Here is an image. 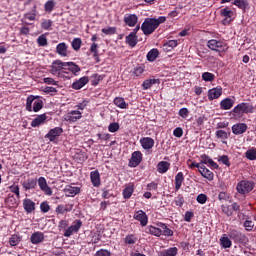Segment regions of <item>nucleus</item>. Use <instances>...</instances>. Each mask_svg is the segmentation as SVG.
I'll return each instance as SVG.
<instances>
[{
  "mask_svg": "<svg viewBox=\"0 0 256 256\" xmlns=\"http://www.w3.org/2000/svg\"><path fill=\"white\" fill-rule=\"evenodd\" d=\"M22 187L24 191H31L37 189V178H28L22 182Z\"/></svg>",
  "mask_w": 256,
  "mask_h": 256,
  "instance_id": "f3484780",
  "label": "nucleus"
},
{
  "mask_svg": "<svg viewBox=\"0 0 256 256\" xmlns=\"http://www.w3.org/2000/svg\"><path fill=\"white\" fill-rule=\"evenodd\" d=\"M221 95H223V88L221 86H217L216 88H212L208 91L209 101H213V99H219Z\"/></svg>",
  "mask_w": 256,
  "mask_h": 256,
  "instance_id": "a211bd4d",
  "label": "nucleus"
},
{
  "mask_svg": "<svg viewBox=\"0 0 256 256\" xmlns=\"http://www.w3.org/2000/svg\"><path fill=\"white\" fill-rule=\"evenodd\" d=\"M66 197H75L81 193V188L77 186L67 185L64 189Z\"/></svg>",
  "mask_w": 256,
  "mask_h": 256,
  "instance_id": "412c9836",
  "label": "nucleus"
},
{
  "mask_svg": "<svg viewBox=\"0 0 256 256\" xmlns=\"http://www.w3.org/2000/svg\"><path fill=\"white\" fill-rule=\"evenodd\" d=\"M167 17L160 16L158 18H145L144 22L141 25V31L146 35H153L159 25L165 23Z\"/></svg>",
  "mask_w": 256,
  "mask_h": 256,
  "instance_id": "f257e3e1",
  "label": "nucleus"
},
{
  "mask_svg": "<svg viewBox=\"0 0 256 256\" xmlns=\"http://www.w3.org/2000/svg\"><path fill=\"white\" fill-rule=\"evenodd\" d=\"M81 45H83L81 38H74L71 42V47L74 51H79V49H81Z\"/></svg>",
  "mask_w": 256,
  "mask_h": 256,
  "instance_id": "49530a36",
  "label": "nucleus"
},
{
  "mask_svg": "<svg viewBox=\"0 0 256 256\" xmlns=\"http://www.w3.org/2000/svg\"><path fill=\"white\" fill-rule=\"evenodd\" d=\"M87 83H89V77L83 76L72 83V89L79 91V89H83Z\"/></svg>",
  "mask_w": 256,
  "mask_h": 256,
  "instance_id": "2eb2a0df",
  "label": "nucleus"
},
{
  "mask_svg": "<svg viewBox=\"0 0 256 256\" xmlns=\"http://www.w3.org/2000/svg\"><path fill=\"white\" fill-rule=\"evenodd\" d=\"M199 173L204 177V179H207V181H213V179H215V174H213L211 170L205 167V165H202Z\"/></svg>",
  "mask_w": 256,
  "mask_h": 256,
  "instance_id": "393cba45",
  "label": "nucleus"
},
{
  "mask_svg": "<svg viewBox=\"0 0 256 256\" xmlns=\"http://www.w3.org/2000/svg\"><path fill=\"white\" fill-rule=\"evenodd\" d=\"M157 57H159V50L157 48L151 49L146 56L147 61H149L150 63H153V61H155Z\"/></svg>",
  "mask_w": 256,
  "mask_h": 256,
  "instance_id": "4c0bfd02",
  "label": "nucleus"
},
{
  "mask_svg": "<svg viewBox=\"0 0 256 256\" xmlns=\"http://www.w3.org/2000/svg\"><path fill=\"white\" fill-rule=\"evenodd\" d=\"M5 201L8 205H11V207L17 206V198H15L14 195L9 194Z\"/></svg>",
  "mask_w": 256,
  "mask_h": 256,
  "instance_id": "6e6d98bb",
  "label": "nucleus"
},
{
  "mask_svg": "<svg viewBox=\"0 0 256 256\" xmlns=\"http://www.w3.org/2000/svg\"><path fill=\"white\" fill-rule=\"evenodd\" d=\"M36 97L33 95H30L26 99V111H29L31 113L33 111V103L35 102Z\"/></svg>",
  "mask_w": 256,
  "mask_h": 256,
  "instance_id": "c03bdc74",
  "label": "nucleus"
},
{
  "mask_svg": "<svg viewBox=\"0 0 256 256\" xmlns=\"http://www.w3.org/2000/svg\"><path fill=\"white\" fill-rule=\"evenodd\" d=\"M91 78H92V85L94 87H97V84L103 79V77H101V75L99 74H93Z\"/></svg>",
  "mask_w": 256,
  "mask_h": 256,
  "instance_id": "0e129e2a",
  "label": "nucleus"
},
{
  "mask_svg": "<svg viewBox=\"0 0 256 256\" xmlns=\"http://www.w3.org/2000/svg\"><path fill=\"white\" fill-rule=\"evenodd\" d=\"M207 47H209L211 51H216L217 53H225L229 49L227 43L215 39L209 40L207 42Z\"/></svg>",
  "mask_w": 256,
  "mask_h": 256,
  "instance_id": "39448f33",
  "label": "nucleus"
},
{
  "mask_svg": "<svg viewBox=\"0 0 256 256\" xmlns=\"http://www.w3.org/2000/svg\"><path fill=\"white\" fill-rule=\"evenodd\" d=\"M66 73H69V79H73V77H77L81 73V67L74 62H66Z\"/></svg>",
  "mask_w": 256,
  "mask_h": 256,
  "instance_id": "423d86ee",
  "label": "nucleus"
},
{
  "mask_svg": "<svg viewBox=\"0 0 256 256\" xmlns=\"http://www.w3.org/2000/svg\"><path fill=\"white\" fill-rule=\"evenodd\" d=\"M220 16L224 17L222 23L224 25H229V23H231V18L233 17V10H231L229 7H225L220 10Z\"/></svg>",
  "mask_w": 256,
  "mask_h": 256,
  "instance_id": "ddd939ff",
  "label": "nucleus"
},
{
  "mask_svg": "<svg viewBox=\"0 0 256 256\" xmlns=\"http://www.w3.org/2000/svg\"><path fill=\"white\" fill-rule=\"evenodd\" d=\"M55 1L53 0H48L45 4H44V11L46 13H51L54 9H55Z\"/></svg>",
  "mask_w": 256,
  "mask_h": 256,
  "instance_id": "de8ad7c7",
  "label": "nucleus"
},
{
  "mask_svg": "<svg viewBox=\"0 0 256 256\" xmlns=\"http://www.w3.org/2000/svg\"><path fill=\"white\" fill-rule=\"evenodd\" d=\"M61 133H63V128L61 127H55L51 129L47 134H46V139H49V141L53 142L57 137L61 136Z\"/></svg>",
  "mask_w": 256,
  "mask_h": 256,
  "instance_id": "dca6fc26",
  "label": "nucleus"
},
{
  "mask_svg": "<svg viewBox=\"0 0 256 256\" xmlns=\"http://www.w3.org/2000/svg\"><path fill=\"white\" fill-rule=\"evenodd\" d=\"M67 49H69L67 43L61 42L56 46V53L60 55V57H67Z\"/></svg>",
  "mask_w": 256,
  "mask_h": 256,
  "instance_id": "cd10ccee",
  "label": "nucleus"
},
{
  "mask_svg": "<svg viewBox=\"0 0 256 256\" xmlns=\"http://www.w3.org/2000/svg\"><path fill=\"white\" fill-rule=\"evenodd\" d=\"M145 232L149 235H154V237H161L163 235V230L155 226H147Z\"/></svg>",
  "mask_w": 256,
  "mask_h": 256,
  "instance_id": "c85d7f7f",
  "label": "nucleus"
},
{
  "mask_svg": "<svg viewBox=\"0 0 256 256\" xmlns=\"http://www.w3.org/2000/svg\"><path fill=\"white\" fill-rule=\"evenodd\" d=\"M139 21L137 14H126L124 15V23L128 27H135Z\"/></svg>",
  "mask_w": 256,
  "mask_h": 256,
  "instance_id": "4468645a",
  "label": "nucleus"
},
{
  "mask_svg": "<svg viewBox=\"0 0 256 256\" xmlns=\"http://www.w3.org/2000/svg\"><path fill=\"white\" fill-rule=\"evenodd\" d=\"M37 43L39 47H47V37L45 35H40L37 38Z\"/></svg>",
  "mask_w": 256,
  "mask_h": 256,
  "instance_id": "13d9d810",
  "label": "nucleus"
},
{
  "mask_svg": "<svg viewBox=\"0 0 256 256\" xmlns=\"http://www.w3.org/2000/svg\"><path fill=\"white\" fill-rule=\"evenodd\" d=\"M81 227H83V222L81 220H75L73 224L65 230L64 237H71L73 233H79Z\"/></svg>",
  "mask_w": 256,
  "mask_h": 256,
  "instance_id": "6e6552de",
  "label": "nucleus"
},
{
  "mask_svg": "<svg viewBox=\"0 0 256 256\" xmlns=\"http://www.w3.org/2000/svg\"><path fill=\"white\" fill-rule=\"evenodd\" d=\"M90 53L93 54V57L96 61V63H99V61H101L99 59V45L95 42H93L90 46V49H89Z\"/></svg>",
  "mask_w": 256,
  "mask_h": 256,
  "instance_id": "f704fd0d",
  "label": "nucleus"
},
{
  "mask_svg": "<svg viewBox=\"0 0 256 256\" xmlns=\"http://www.w3.org/2000/svg\"><path fill=\"white\" fill-rule=\"evenodd\" d=\"M9 243H10L11 247H15V246L19 245V243H21V237H19V235H17V234H14L10 237Z\"/></svg>",
  "mask_w": 256,
  "mask_h": 256,
  "instance_id": "09e8293b",
  "label": "nucleus"
},
{
  "mask_svg": "<svg viewBox=\"0 0 256 256\" xmlns=\"http://www.w3.org/2000/svg\"><path fill=\"white\" fill-rule=\"evenodd\" d=\"M90 181L93 187H99L101 185V174H99V170L90 172Z\"/></svg>",
  "mask_w": 256,
  "mask_h": 256,
  "instance_id": "b1692460",
  "label": "nucleus"
},
{
  "mask_svg": "<svg viewBox=\"0 0 256 256\" xmlns=\"http://www.w3.org/2000/svg\"><path fill=\"white\" fill-rule=\"evenodd\" d=\"M183 181H185V176L183 172H178L175 176V190L179 191L181 189V185H183Z\"/></svg>",
  "mask_w": 256,
  "mask_h": 256,
  "instance_id": "473e14b6",
  "label": "nucleus"
},
{
  "mask_svg": "<svg viewBox=\"0 0 256 256\" xmlns=\"http://www.w3.org/2000/svg\"><path fill=\"white\" fill-rule=\"evenodd\" d=\"M218 161L223 163V165H226V167H231V162L229 161V156L227 155L219 156Z\"/></svg>",
  "mask_w": 256,
  "mask_h": 256,
  "instance_id": "5fc2aeb1",
  "label": "nucleus"
},
{
  "mask_svg": "<svg viewBox=\"0 0 256 256\" xmlns=\"http://www.w3.org/2000/svg\"><path fill=\"white\" fill-rule=\"evenodd\" d=\"M25 213L28 215L35 211V202L29 198H25L22 202Z\"/></svg>",
  "mask_w": 256,
  "mask_h": 256,
  "instance_id": "5701e85b",
  "label": "nucleus"
},
{
  "mask_svg": "<svg viewBox=\"0 0 256 256\" xmlns=\"http://www.w3.org/2000/svg\"><path fill=\"white\" fill-rule=\"evenodd\" d=\"M156 83H159L158 79H147L143 82L142 87L145 91H147V89H151V87L156 85Z\"/></svg>",
  "mask_w": 256,
  "mask_h": 256,
  "instance_id": "79ce46f5",
  "label": "nucleus"
},
{
  "mask_svg": "<svg viewBox=\"0 0 256 256\" xmlns=\"http://www.w3.org/2000/svg\"><path fill=\"white\" fill-rule=\"evenodd\" d=\"M246 159H249V161H255L256 160V148L248 149L245 152Z\"/></svg>",
  "mask_w": 256,
  "mask_h": 256,
  "instance_id": "a18cd8bd",
  "label": "nucleus"
},
{
  "mask_svg": "<svg viewBox=\"0 0 256 256\" xmlns=\"http://www.w3.org/2000/svg\"><path fill=\"white\" fill-rule=\"evenodd\" d=\"M134 219L136 221H139L142 227L147 226V223H149V217L147 216V213L143 210H138L134 213Z\"/></svg>",
  "mask_w": 256,
  "mask_h": 256,
  "instance_id": "9b49d317",
  "label": "nucleus"
},
{
  "mask_svg": "<svg viewBox=\"0 0 256 256\" xmlns=\"http://www.w3.org/2000/svg\"><path fill=\"white\" fill-rule=\"evenodd\" d=\"M232 5H235L236 7H238V9H242L243 11H245V9L249 7V2H247V0H234Z\"/></svg>",
  "mask_w": 256,
  "mask_h": 256,
  "instance_id": "a19ab883",
  "label": "nucleus"
},
{
  "mask_svg": "<svg viewBox=\"0 0 256 256\" xmlns=\"http://www.w3.org/2000/svg\"><path fill=\"white\" fill-rule=\"evenodd\" d=\"M41 27L42 29H44L45 31H51V27H53V21L52 20H44L41 23Z\"/></svg>",
  "mask_w": 256,
  "mask_h": 256,
  "instance_id": "864d4df0",
  "label": "nucleus"
},
{
  "mask_svg": "<svg viewBox=\"0 0 256 256\" xmlns=\"http://www.w3.org/2000/svg\"><path fill=\"white\" fill-rule=\"evenodd\" d=\"M126 43L127 45H129V47H136L137 43H138V37L135 34H129L128 36H126Z\"/></svg>",
  "mask_w": 256,
  "mask_h": 256,
  "instance_id": "c9c22d12",
  "label": "nucleus"
},
{
  "mask_svg": "<svg viewBox=\"0 0 256 256\" xmlns=\"http://www.w3.org/2000/svg\"><path fill=\"white\" fill-rule=\"evenodd\" d=\"M255 189V182L249 181V180H241L236 185V191L239 193V195H248V193H251Z\"/></svg>",
  "mask_w": 256,
  "mask_h": 256,
  "instance_id": "20e7f679",
  "label": "nucleus"
},
{
  "mask_svg": "<svg viewBox=\"0 0 256 256\" xmlns=\"http://www.w3.org/2000/svg\"><path fill=\"white\" fill-rule=\"evenodd\" d=\"M248 129L246 123H237L232 126V133L234 135H243Z\"/></svg>",
  "mask_w": 256,
  "mask_h": 256,
  "instance_id": "4be33fe9",
  "label": "nucleus"
},
{
  "mask_svg": "<svg viewBox=\"0 0 256 256\" xmlns=\"http://www.w3.org/2000/svg\"><path fill=\"white\" fill-rule=\"evenodd\" d=\"M235 105V100L231 98H225L220 102V109L223 111H229V109H232Z\"/></svg>",
  "mask_w": 256,
  "mask_h": 256,
  "instance_id": "bb28decb",
  "label": "nucleus"
},
{
  "mask_svg": "<svg viewBox=\"0 0 256 256\" xmlns=\"http://www.w3.org/2000/svg\"><path fill=\"white\" fill-rule=\"evenodd\" d=\"M158 227H160L162 231V235H165V237H173V230H171L169 227H167V224L165 223H158Z\"/></svg>",
  "mask_w": 256,
  "mask_h": 256,
  "instance_id": "e433bc0d",
  "label": "nucleus"
},
{
  "mask_svg": "<svg viewBox=\"0 0 256 256\" xmlns=\"http://www.w3.org/2000/svg\"><path fill=\"white\" fill-rule=\"evenodd\" d=\"M171 167V163L167 161H160L157 165V171L158 173H167Z\"/></svg>",
  "mask_w": 256,
  "mask_h": 256,
  "instance_id": "2f4dec72",
  "label": "nucleus"
},
{
  "mask_svg": "<svg viewBox=\"0 0 256 256\" xmlns=\"http://www.w3.org/2000/svg\"><path fill=\"white\" fill-rule=\"evenodd\" d=\"M114 105H116V107H118L119 109H127V102H125V98L123 97H116L113 100Z\"/></svg>",
  "mask_w": 256,
  "mask_h": 256,
  "instance_id": "58836bf2",
  "label": "nucleus"
},
{
  "mask_svg": "<svg viewBox=\"0 0 256 256\" xmlns=\"http://www.w3.org/2000/svg\"><path fill=\"white\" fill-rule=\"evenodd\" d=\"M179 253V249L177 247H170L166 250H162L159 252V256H177Z\"/></svg>",
  "mask_w": 256,
  "mask_h": 256,
  "instance_id": "7c9ffc66",
  "label": "nucleus"
},
{
  "mask_svg": "<svg viewBox=\"0 0 256 256\" xmlns=\"http://www.w3.org/2000/svg\"><path fill=\"white\" fill-rule=\"evenodd\" d=\"M143 161V154L141 151H135L132 153L131 159L129 161V167H139Z\"/></svg>",
  "mask_w": 256,
  "mask_h": 256,
  "instance_id": "9d476101",
  "label": "nucleus"
},
{
  "mask_svg": "<svg viewBox=\"0 0 256 256\" xmlns=\"http://www.w3.org/2000/svg\"><path fill=\"white\" fill-rule=\"evenodd\" d=\"M66 65V62H63L61 60H54L50 65L49 72L51 73V75L58 77V79L69 80L71 74L67 72Z\"/></svg>",
  "mask_w": 256,
  "mask_h": 256,
  "instance_id": "f03ea898",
  "label": "nucleus"
},
{
  "mask_svg": "<svg viewBox=\"0 0 256 256\" xmlns=\"http://www.w3.org/2000/svg\"><path fill=\"white\" fill-rule=\"evenodd\" d=\"M94 256H111V252L109 250L100 249L95 253Z\"/></svg>",
  "mask_w": 256,
  "mask_h": 256,
  "instance_id": "774afa93",
  "label": "nucleus"
},
{
  "mask_svg": "<svg viewBox=\"0 0 256 256\" xmlns=\"http://www.w3.org/2000/svg\"><path fill=\"white\" fill-rule=\"evenodd\" d=\"M42 109H43V100L39 99V97H36L34 99L32 111H34V113H39V111Z\"/></svg>",
  "mask_w": 256,
  "mask_h": 256,
  "instance_id": "ea45409f",
  "label": "nucleus"
},
{
  "mask_svg": "<svg viewBox=\"0 0 256 256\" xmlns=\"http://www.w3.org/2000/svg\"><path fill=\"white\" fill-rule=\"evenodd\" d=\"M255 113V106L249 102H241L232 109L234 117H241V115H249Z\"/></svg>",
  "mask_w": 256,
  "mask_h": 256,
  "instance_id": "7ed1b4c3",
  "label": "nucleus"
},
{
  "mask_svg": "<svg viewBox=\"0 0 256 256\" xmlns=\"http://www.w3.org/2000/svg\"><path fill=\"white\" fill-rule=\"evenodd\" d=\"M50 210H51V206H49V202L44 201L40 204V211L42 213H49Z\"/></svg>",
  "mask_w": 256,
  "mask_h": 256,
  "instance_id": "bf43d9fd",
  "label": "nucleus"
},
{
  "mask_svg": "<svg viewBox=\"0 0 256 256\" xmlns=\"http://www.w3.org/2000/svg\"><path fill=\"white\" fill-rule=\"evenodd\" d=\"M202 79H203V81H206V82L215 81V74H213L211 72H204L202 74Z\"/></svg>",
  "mask_w": 256,
  "mask_h": 256,
  "instance_id": "8fccbe9b",
  "label": "nucleus"
},
{
  "mask_svg": "<svg viewBox=\"0 0 256 256\" xmlns=\"http://www.w3.org/2000/svg\"><path fill=\"white\" fill-rule=\"evenodd\" d=\"M9 190L11 193H15L17 199H21V192L19 191V185L13 184L9 187Z\"/></svg>",
  "mask_w": 256,
  "mask_h": 256,
  "instance_id": "603ef678",
  "label": "nucleus"
},
{
  "mask_svg": "<svg viewBox=\"0 0 256 256\" xmlns=\"http://www.w3.org/2000/svg\"><path fill=\"white\" fill-rule=\"evenodd\" d=\"M102 33H104V35H115V33H117V28L116 27L103 28Z\"/></svg>",
  "mask_w": 256,
  "mask_h": 256,
  "instance_id": "052dcab7",
  "label": "nucleus"
},
{
  "mask_svg": "<svg viewBox=\"0 0 256 256\" xmlns=\"http://www.w3.org/2000/svg\"><path fill=\"white\" fill-rule=\"evenodd\" d=\"M196 200L200 205H205V203H207V196L205 194H199Z\"/></svg>",
  "mask_w": 256,
  "mask_h": 256,
  "instance_id": "338daca9",
  "label": "nucleus"
},
{
  "mask_svg": "<svg viewBox=\"0 0 256 256\" xmlns=\"http://www.w3.org/2000/svg\"><path fill=\"white\" fill-rule=\"evenodd\" d=\"M140 144L146 151H149L155 147V140L151 137H143L140 139Z\"/></svg>",
  "mask_w": 256,
  "mask_h": 256,
  "instance_id": "aec40b11",
  "label": "nucleus"
},
{
  "mask_svg": "<svg viewBox=\"0 0 256 256\" xmlns=\"http://www.w3.org/2000/svg\"><path fill=\"white\" fill-rule=\"evenodd\" d=\"M37 183L39 186V189L45 193L48 197H51L53 195V190H51V187H49V184H47V179L45 177L41 176L37 179Z\"/></svg>",
  "mask_w": 256,
  "mask_h": 256,
  "instance_id": "0eeeda50",
  "label": "nucleus"
},
{
  "mask_svg": "<svg viewBox=\"0 0 256 256\" xmlns=\"http://www.w3.org/2000/svg\"><path fill=\"white\" fill-rule=\"evenodd\" d=\"M243 226L247 231H253V227H255V223L251 220H245Z\"/></svg>",
  "mask_w": 256,
  "mask_h": 256,
  "instance_id": "69168bd1",
  "label": "nucleus"
},
{
  "mask_svg": "<svg viewBox=\"0 0 256 256\" xmlns=\"http://www.w3.org/2000/svg\"><path fill=\"white\" fill-rule=\"evenodd\" d=\"M46 121H47V114H40L32 120L31 127H40V125H45Z\"/></svg>",
  "mask_w": 256,
  "mask_h": 256,
  "instance_id": "a878e982",
  "label": "nucleus"
},
{
  "mask_svg": "<svg viewBox=\"0 0 256 256\" xmlns=\"http://www.w3.org/2000/svg\"><path fill=\"white\" fill-rule=\"evenodd\" d=\"M133 193H135V186L133 184L126 186L122 191L123 199H131Z\"/></svg>",
  "mask_w": 256,
  "mask_h": 256,
  "instance_id": "c756f323",
  "label": "nucleus"
},
{
  "mask_svg": "<svg viewBox=\"0 0 256 256\" xmlns=\"http://www.w3.org/2000/svg\"><path fill=\"white\" fill-rule=\"evenodd\" d=\"M228 235L230 239H233L234 243H245V239H247L245 234L236 229L230 230Z\"/></svg>",
  "mask_w": 256,
  "mask_h": 256,
  "instance_id": "1a4fd4ad",
  "label": "nucleus"
},
{
  "mask_svg": "<svg viewBox=\"0 0 256 256\" xmlns=\"http://www.w3.org/2000/svg\"><path fill=\"white\" fill-rule=\"evenodd\" d=\"M125 245H135L137 243V236L135 234H128L124 238Z\"/></svg>",
  "mask_w": 256,
  "mask_h": 256,
  "instance_id": "37998d69",
  "label": "nucleus"
},
{
  "mask_svg": "<svg viewBox=\"0 0 256 256\" xmlns=\"http://www.w3.org/2000/svg\"><path fill=\"white\" fill-rule=\"evenodd\" d=\"M118 130H119V123L113 122L109 124L108 131L110 133H117Z\"/></svg>",
  "mask_w": 256,
  "mask_h": 256,
  "instance_id": "680f3d73",
  "label": "nucleus"
},
{
  "mask_svg": "<svg viewBox=\"0 0 256 256\" xmlns=\"http://www.w3.org/2000/svg\"><path fill=\"white\" fill-rule=\"evenodd\" d=\"M83 117V114L79 110H72L68 112L64 119L65 121H68L69 123H75L76 121H79Z\"/></svg>",
  "mask_w": 256,
  "mask_h": 256,
  "instance_id": "f8f14e48",
  "label": "nucleus"
},
{
  "mask_svg": "<svg viewBox=\"0 0 256 256\" xmlns=\"http://www.w3.org/2000/svg\"><path fill=\"white\" fill-rule=\"evenodd\" d=\"M221 209H222V213H224V215H227V217H231L233 215V210L231 208V205H222Z\"/></svg>",
  "mask_w": 256,
  "mask_h": 256,
  "instance_id": "3c124183",
  "label": "nucleus"
},
{
  "mask_svg": "<svg viewBox=\"0 0 256 256\" xmlns=\"http://www.w3.org/2000/svg\"><path fill=\"white\" fill-rule=\"evenodd\" d=\"M187 165L190 169H193V167H196L198 169V172L201 171V168L203 167L201 163H197L195 161H192L191 159L187 161Z\"/></svg>",
  "mask_w": 256,
  "mask_h": 256,
  "instance_id": "4d7b16f0",
  "label": "nucleus"
},
{
  "mask_svg": "<svg viewBox=\"0 0 256 256\" xmlns=\"http://www.w3.org/2000/svg\"><path fill=\"white\" fill-rule=\"evenodd\" d=\"M220 245H221L222 249H231L233 242H231V239H229V237H227V235L224 234L220 238Z\"/></svg>",
  "mask_w": 256,
  "mask_h": 256,
  "instance_id": "72a5a7b5",
  "label": "nucleus"
},
{
  "mask_svg": "<svg viewBox=\"0 0 256 256\" xmlns=\"http://www.w3.org/2000/svg\"><path fill=\"white\" fill-rule=\"evenodd\" d=\"M216 137L217 139H229V135L227 132H225V130H217Z\"/></svg>",
  "mask_w": 256,
  "mask_h": 256,
  "instance_id": "e2e57ef3",
  "label": "nucleus"
},
{
  "mask_svg": "<svg viewBox=\"0 0 256 256\" xmlns=\"http://www.w3.org/2000/svg\"><path fill=\"white\" fill-rule=\"evenodd\" d=\"M43 241H45V234H43V232L37 231L30 236L32 245H39V243H43Z\"/></svg>",
  "mask_w": 256,
  "mask_h": 256,
  "instance_id": "6ab92c4d",
  "label": "nucleus"
}]
</instances>
